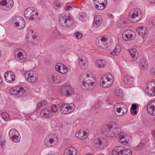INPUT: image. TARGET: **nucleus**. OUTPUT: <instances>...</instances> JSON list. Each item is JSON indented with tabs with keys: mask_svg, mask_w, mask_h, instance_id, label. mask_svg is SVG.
I'll return each instance as SVG.
<instances>
[{
	"mask_svg": "<svg viewBox=\"0 0 155 155\" xmlns=\"http://www.w3.org/2000/svg\"><path fill=\"white\" fill-rule=\"evenodd\" d=\"M142 16V12L137 8L133 9L130 13L129 20L132 23H135L139 21Z\"/></svg>",
	"mask_w": 155,
	"mask_h": 155,
	"instance_id": "7ed1b4c3",
	"label": "nucleus"
},
{
	"mask_svg": "<svg viewBox=\"0 0 155 155\" xmlns=\"http://www.w3.org/2000/svg\"><path fill=\"white\" fill-rule=\"evenodd\" d=\"M130 55L133 58L134 60L137 59V57L138 56V53L135 49H131L129 51Z\"/></svg>",
	"mask_w": 155,
	"mask_h": 155,
	"instance_id": "e433bc0d",
	"label": "nucleus"
},
{
	"mask_svg": "<svg viewBox=\"0 0 155 155\" xmlns=\"http://www.w3.org/2000/svg\"><path fill=\"white\" fill-rule=\"evenodd\" d=\"M137 107H138V106L135 104H134L131 105L130 110H137Z\"/></svg>",
	"mask_w": 155,
	"mask_h": 155,
	"instance_id": "8fccbe9b",
	"label": "nucleus"
},
{
	"mask_svg": "<svg viewBox=\"0 0 155 155\" xmlns=\"http://www.w3.org/2000/svg\"><path fill=\"white\" fill-rule=\"evenodd\" d=\"M154 122H155V118L154 119Z\"/></svg>",
	"mask_w": 155,
	"mask_h": 155,
	"instance_id": "338daca9",
	"label": "nucleus"
},
{
	"mask_svg": "<svg viewBox=\"0 0 155 155\" xmlns=\"http://www.w3.org/2000/svg\"><path fill=\"white\" fill-rule=\"evenodd\" d=\"M48 155H54V154H49Z\"/></svg>",
	"mask_w": 155,
	"mask_h": 155,
	"instance_id": "69168bd1",
	"label": "nucleus"
},
{
	"mask_svg": "<svg viewBox=\"0 0 155 155\" xmlns=\"http://www.w3.org/2000/svg\"><path fill=\"white\" fill-rule=\"evenodd\" d=\"M3 83V79L2 76L0 75V85L1 84Z\"/></svg>",
	"mask_w": 155,
	"mask_h": 155,
	"instance_id": "6e6d98bb",
	"label": "nucleus"
},
{
	"mask_svg": "<svg viewBox=\"0 0 155 155\" xmlns=\"http://www.w3.org/2000/svg\"><path fill=\"white\" fill-rule=\"evenodd\" d=\"M121 47L119 45L117 46L111 52V54L114 55H118L120 52Z\"/></svg>",
	"mask_w": 155,
	"mask_h": 155,
	"instance_id": "58836bf2",
	"label": "nucleus"
},
{
	"mask_svg": "<svg viewBox=\"0 0 155 155\" xmlns=\"http://www.w3.org/2000/svg\"><path fill=\"white\" fill-rule=\"evenodd\" d=\"M124 152L125 153H127L128 154H129V153L128 152H127V151H126L125 152Z\"/></svg>",
	"mask_w": 155,
	"mask_h": 155,
	"instance_id": "0e129e2a",
	"label": "nucleus"
},
{
	"mask_svg": "<svg viewBox=\"0 0 155 155\" xmlns=\"http://www.w3.org/2000/svg\"><path fill=\"white\" fill-rule=\"evenodd\" d=\"M58 110V107L55 104H53L51 107V111L54 112L56 113Z\"/></svg>",
	"mask_w": 155,
	"mask_h": 155,
	"instance_id": "de8ad7c7",
	"label": "nucleus"
},
{
	"mask_svg": "<svg viewBox=\"0 0 155 155\" xmlns=\"http://www.w3.org/2000/svg\"><path fill=\"white\" fill-rule=\"evenodd\" d=\"M25 91L26 90L20 86L12 88L10 90V93L12 95H17L18 97L25 95Z\"/></svg>",
	"mask_w": 155,
	"mask_h": 155,
	"instance_id": "1a4fd4ad",
	"label": "nucleus"
},
{
	"mask_svg": "<svg viewBox=\"0 0 155 155\" xmlns=\"http://www.w3.org/2000/svg\"><path fill=\"white\" fill-rule=\"evenodd\" d=\"M108 38L104 37H100L96 39L97 46L101 48L104 49L107 47V44L108 43Z\"/></svg>",
	"mask_w": 155,
	"mask_h": 155,
	"instance_id": "ddd939ff",
	"label": "nucleus"
},
{
	"mask_svg": "<svg viewBox=\"0 0 155 155\" xmlns=\"http://www.w3.org/2000/svg\"><path fill=\"white\" fill-rule=\"evenodd\" d=\"M59 19L60 24L64 27L69 28L72 25L74 22L71 17L64 14L60 15Z\"/></svg>",
	"mask_w": 155,
	"mask_h": 155,
	"instance_id": "20e7f679",
	"label": "nucleus"
},
{
	"mask_svg": "<svg viewBox=\"0 0 155 155\" xmlns=\"http://www.w3.org/2000/svg\"><path fill=\"white\" fill-rule=\"evenodd\" d=\"M153 135L155 136V130L153 132Z\"/></svg>",
	"mask_w": 155,
	"mask_h": 155,
	"instance_id": "052dcab7",
	"label": "nucleus"
},
{
	"mask_svg": "<svg viewBox=\"0 0 155 155\" xmlns=\"http://www.w3.org/2000/svg\"><path fill=\"white\" fill-rule=\"evenodd\" d=\"M127 137L126 135H121L119 136L118 140L120 142L122 143V144H127L128 143L126 137Z\"/></svg>",
	"mask_w": 155,
	"mask_h": 155,
	"instance_id": "a19ab883",
	"label": "nucleus"
},
{
	"mask_svg": "<svg viewBox=\"0 0 155 155\" xmlns=\"http://www.w3.org/2000/svg\"><path fill=\"white\" fill-rule=\"evenodd\" d=\"M110 130L113 131L110 135H111L112 137H117L118 134H119L120 132V130L118 127H116L113 126H110Z\"/></svg>",
	"mask_w": 155,
	"mask_h": 155,
	"instance_id": "a878e982",
	"label": "nucleus"
},
{
	"mask_svg": "<svg viewBox=\"0 0 155 155\" xmlns=\"http://www.w3.org/2000/svg\"><path fill=\"white\" fill-rule=\"evenodd\" d=\"M51 38L54 39H57L59 38L61 36L60 32L56 28L52 29L51 31Z\"/></svg>",
	"mask_w": 155,
	"mask_h": 155,
	"instance_id": "b1692460",
	"label": "nucleus"
},
{
	"mask_svg": "<svg viewBox=\"0 0 155 155\" xmlns=\"http://www.w3.org/2000/svg\"><path fill=\"white\" fill-rule=\"evenodd\" d=\"M40 130H41V131L40 130H39L40 132L41 133H42L43 132V130H44V129L43 128H41Z\"/></svg>",
	"mask_w": 155,
	"mask_h": 155,
	"instance_id": "bf43d9fd",
	"label": "nucleus"
},
{
	"mask_svg": "<svg viewBox=\"0 0 155 155\" xmlns=\"http://www.w3.org/2000/svg\"><path fill=\"white\" fill-rule=\"evenodd\" d=\"M147 93L150 96H155V89L149 82L147 86Z\"/></svg>",
	"mask_w": 155,
	"mask_h": 155,
	"instance_id": "cd10ccee",
	"label": "nucleus"
},
{
	"mask_svg": "<svg viewBox=\"0 0 155 155\" xmlns=\"http://www.w3.org/2000/svg\"><path fill=\"white\" fill-rule=\"evenodd\" d=\"M146 142L144 140L141 141L138 146L134 147V149L138 151L143 149L146 147Z\"/></svg>",
	"mask_w": 155,
	"mask_h": 155,
	"instance_id": "c9c22d12",
	"label": "nucleus"
},
{
	"mask_svg": "<svg viewBox=\"0 0 155 155\" xmlns=\"http://www.w3.org/2000/svg\"><path fill=\"white\" fill-rule=\"evenodd\" d=\"M94 107L95 108L97 109L99 108V105L97 104V103H96V104L95 105V106H94Z\"/></svg>",
	"mask_w": 155,
	"mask_h": 155,
	"instance_id": "13d9d810",
	"label": "nucleus"
},
{
	"mask_svg": "<svg viewBox=\"0 0 155 155\" xmlns=\"http://www.w3.org/2000/svg\"><path fill=\"white\" fill-rule=\"evenodd\" d=\"M60 93L63 95L69 97L74 94V90L70 86L65 85L60 89Z\"/></svg>",
	"mask_w": 155,
	"mask_h": 155,
	"instance_id": "9d476101",
	"label": "nucleus"
},
{
	"mask_svg": "<svg viewBox=\"0 0 155 155\" xmlns=\"http://www.w3.org/2000/svg\"><path fill=\"white\" fill-rule=\"evenodd\" d=\"M9 137L10 139L12 141L18 143L19 142L20 139V136L18 131L15 129H11L9 132Z\"/></svg>",
	"mask_w": 155,
	"mask_h": 155,
	"instance_id": "6e6552de",
	"label": "nucleus"
},
{
	"mask_svg": "<svg viewBox=\"0 0 155 155\" xmlns=\"http://www.w3.org/2000/svg\"><path fill=\"white\" fill-rule=\"evenodd\" d=\"M74 35L76 38L78 39H81L83 36V35L78 32L75 33Z\"/></svg>",
	"mask_w": 155,
	"mask_h": 155,
	"instance_id": "09e8293b",
	"label": "nucleus"
},
{
	"mask_svg": "<svg viewBox=\"0 0 155 155\" xmlns=\"http://www.w3.org/2000/svg\"><path fill=\"white\" fill-rule=\"evenodd\" d=\"M135 35V31L131 30H127L124 31L122 34L123 39L126 41L132 40L135 38L134 35Z\"/></svg>",
	"mask_w": 155,
	"mask_h": 155,
	"instance_id": "2eb2a0df",
	"label": "nucleus"
},
{
	"mask_svg": "<svg viewBox=\"0 0 155 155\" xmlns=\"http://www.w3.org/2000/svg\"><path fill=\"white\" fill-rule=\"evenodd\" d=\"M80 80L82 82L81 87L83 89H91L94 87L95 79L91 75L84 74L81 75Z\"/></svg>",
	"mask_w": 155,
	"mask_h": 155,
	"instance_id": "f257e3e1",
	"label": "nucleus"
},
{
	"mask_svg": "<svg viewBox=\"0 0 155 155\" xmlns=\"http://www.w3.org/2000/svg\"><path fill=\"white\" fill-rule=\"evenodd\" d=\"M19 49H17L15 52V56L16 60L20 62H24L26 59V56L23 55L22 53L19 52Z\"/></svg>",
	"mask_w": 155,
	"mask_h": 155,
	"instance_id": "f3484780",
	"label": "nucleus"
},
{
	"mask_svg": "<svg viewBox=\"0 0 155 155\" xmlns=\"http://www.w3.org/2000/svg\"><path fill=\"white\" fill-rule=\"evenodd\" d=\"M113 77L111 74L102 76L100 80L101 85L104 88L108 87L112 84Z\"/></svg>",
	"mask_w": 155,
	"mask_h": 155,
	"instance_id": "0eeeda50",
	"label": "nucleus"
},
{
	"mask_svg": "<svg viewBox=\"0 0 155 155\" xmlns=\"http://www.w3.org/2000/svg\"><path fill=\"white\" fill-rule=\"evenodd\" d=\"M147 110L149 114L155 116V100L149 102L147 106Z\"/></svg>",
	"mask_w": 155,
	"mask_h": 155,
	"instance_id": "dca6fc26",
	"label": "nucleus"
},
{
	"mask_svg": "<svg viewBox=\"0 0 155 155\" xmlns=\"http://www.w3.org/2000/svg\"><path fill=\"white\" fill-rule=\"evenodd\" d=\"M50 112L48 109L45 108L41 110V114L42 117L48 118L50 116Z\"/></svg>",
	"mask_w": 155,
	"mask_h": 155,
	"instance_id": "f704fd0d",
	"label": "nucleus"
},
{
	"mask_svg": "<svg viewBox=\"0 0 155 155\" xmlns=\"http://www.w3.org/2000/svg\"><path fill=\"white\" fill-rule=\"evenodd\" d=\"M78 62L80 67L82 69L86 68L88 65V62L86 58L84 56H82L79 58Z\"/></svg>",
	"mask_w": 155,
	"mask_h": 155,
	"instance_id": "412c9836",
	"label": "nucleus"
},
{
	"mask_svg": "<svg viewBox=\"0 0 155 155\" xmlns=\"http://www.w3.org/2000/svg\"><path fill=\"white\" fill-rule=\"evenodd\" d=\"M115 95L119 97H122L123 95L122 90H117L115 92Z\"/></svg>",
	"mask_w": 155,
	"mask_h": 155,
	"instance_id": "49530a36",
	"label": "nucleus"
},
{
	"mask_svg": "<svg viewBox=\"0 0 155 155\" xmlns=\"http://www.w3.org/2000/svg\"><path fill=\"white\" fill-rule=\"evenodd\" d=\"M55 68L57 71L63 74L66 73L68 71V68L64 65L60 63L56 64Z\"/></svg>",
	"mask_w": 155,
	"mask_h": 155,
	"instance_id": "a211bd4d",
	"label": "nucleus"
},
{
	"mask_svg": "<svg viewBox=\"0 0 155 155\" xmlns=\"http://www.w3.org/2000/svg\"><path fill=\"white\" fill-rule=\"evenodd\" d=\"M137 110H130V113L133 116H134L137 114Z\"/></svg>",
	"mask_w": 155,
	"mask_h": 155,
	"instance_id": "603ef678",
	"label": "nucleus"
},
{
	"mask_svg": "<svg viewBox=\"0 0 155 155\" xmlns=\"http://www.w3.org/2000/svg\"><path fill=\"white\" fill-rule=\"evenodd\" d=\"M13 22L15 24L16 27L19 29L24 28L25 25L24 19L21 17L17 16L14 18Z\"/></svg>",
	"mask_w": 155,
	"mask_h": 155,
	"instance_id": "f8f14e48",
	"label": "nucleus"
},
{
	"mask_svg": "<svg viewBox=\"0 0 155 155\" xmlns=\"http://www.w3.org/2000/svg\"><path fill=\"white\" fill-rule=\"evenodd\" d=\"M47 103V102L45 100L40 101L38 104L36 109L38 110L43 105L46 104Z\"/></svg>",
	"mask_w": 155,
	"mask_h": 155,
	"instance_id": "c03bdc74",
	"label": "nucleus"
},
{
	"mask_svg": "<svg viewBox=\"0 0 155 155\" xmlns=\"http://www.w3.org/2000/svg\"><path fill=\"white\" fill-rule=\"evenodd\" d=\"M50 81L53 84H59L60 83V77L57 73H54L49 77Z\"/></svg>",
	"mask_w": 155,
	"mask_h": 155,
	"instance_id": "5701e85b",
	"label": "nucleus"
},
{
	"mask_svg": "<svg viewBox=\"0 0 155 155\" xmlns=\"http://www.w3.org/2000/svg\"><path fill=\"white\" fill-rule=\"evenodd\" d=\"M53 6L55 10H58L61 7V5L59 1L58 0H55L53 4Z\"/></svg>",
	"mask_w": 155,
	"mask_h": 155,
	"instance_id": "37998d69",
	"label": "nucleus"
},
{
	"mask_svg": "<svg viewBox=\"0 0 155 155\" xmlns=\"http://www.w3.org/2000/svg\"><path fill=\"white\" fill-rule=\"evenodd\" d=\"M76 137L80 140H84L86 138V133L84 131H78L76 134Z\"/></svg>",
	"mask_w": 155,
	"mask_h": 155,
	"instance_id": "473e14b6",
	"label": "nucleus"
},
{
	"mask_svg": "<svg viewBox=\"0 0 155 155\" xmlns=\"http://www.w3.org/2000/svg\"><path fill=\"white\" fill-rule=\"evenodd\" d=\"M106 130L103 131V133L105 135L108 136V137H112L111 135L110 134H111L112 133H113V131H111L110 130V126H107L106 127Z\"/></svg>",
	"mask_w": 155,
	"mask_h": 155,
	"instance_id": "ea45409f",
	"label": "nucleus"
},
{
	"mask_svg": "<svg viewBox=\"0 0 155 155\" xmlns=\"http://www.w3.org/2000/svg\"><path fill=\"white\" fill-rule=\"evenodd\" d=\"M94 4L95 5V7L96 9L101 10L104 9L105 7V5L104 3V4L100 3L98 2H94Z\"/></svg>",
	"mask_w": 155,
	"mask_h": 155,
	"instance_id": "4c0bfd02",
	"label": "nucleus"
},
{
	"mask_svg": "<svg viewBox=\"0 0 155 155\" xmlns=\"http://www.w3.org/2000/svg\"><path fill=\"white\" fill-rule=\"evenodd\" d=\"M25 77L26 80L29 83H34L37 79L35 73L32 71H26L25 74Z\"/></svg>",
	"mask_w": 155,
	"mask_h": 155,
	"instance_id": "4468645a",
	"label": "nucleus"
},
{
	"mask_svg": "<svg viewBox=\"0 0 155 155\" xmlns=\"http://www.w3.org/2000/svg\"><path fill=\"white\" fill-rule=\"evenodd\" d=\"M106 142V140L104 138L101 137L95 140L94 144L97 147H103Z\"/></svg>",
	"mask_w": 155,
	"mask_h": 155,
	"instance_id": "4be33fe9",
	"label": "nucleus"
},
{
	"mask_svg": "<svg viewBox=\"0 0 155 155\" xmlns=\"http://www.w3.org/2000/svg\"><path fill=\"white\" fill-rule=\"evenodd\" d=\"M64 9L66 11H70L71 10L72 8L70 6L66 5L64 7Z\"/></svg>",
	"mask_w": 155,
	"mask_h": 155,
	"instance_id": "3c124183",
	"label": "nucleus"
},
{
	"mask_svg": "<svg viewBox=\"0 0 155 155\" xmlns=\"http://www.w3.org/2000/svg\"><path fill=\"white\" fill-rule=\"evenodd\" d=\"M140 67L143 70H146L148 68V63L146 60L142 58L140 60Z\"/></svg>",
	"mask_w": 155,
	"mask_h": 155,
	"instance_id": "72a5a7b5",
	"label": "nucleus"
},
{
	"mask_svg": "<svg viewBox=\"0 0 155 155\" xmlns=\"http://www.w3.org/2000/svg\"><path fill=\"white\" fill-rule=\"evenodd\" d=\"M4 78L7 82L12 83L15 81V77L14 72L8 71L5 74Z\"/></svg>",
	"mask_w": 155,
	"mask_h": 155,
	"instance_id": "6ab92c4d",
	"label": "nucleus"
},
{
	"mask_svg": "<svg viewBox=\"0 0 155 155\" xmlns=\"http://www.w3.org/2000/svg\"><path fill=\"white\" fill-rule=\"evenodd\" d=\"M77 153L76 149L72 147L66 149L64 155H75Z\"/></svg>",
	"mask_w": 155,
	"mask_h": 155,
	"instance_id": "7c9ffc66",
	"label": "nucleus"
},
{
	"mask_svg": "<svg viewBox=\"0 0 155 155\" xmlns=\"http://www.w3.org/2000/svg\"><path fill=\"white\" fill-rule=\"evenodd\" d=\"M86 155H93V154L91 153H88Z\"/></svg>",
	"mask_w": 155,
	"mask_h": 155,
	"instance_id": "e2e57ef3",
	"label": "nucleus"
},
{
	"mask_svg": "<svg viewBox=\"0 0 155 155\" xmlns=\"http://www.w3.org/2000/svg\"><path fill=\"white\" fill-rule=\"evenodd\" d=\"M152 26H151V27H152L153 26H154V24H153V23L152 22H151V23Z\"/></svg>",
	"mask_w": 155,
	"mask_h": 155,
	"instance_id": "680f3d73",
	"label": "nucleus"
},
{
	"mask_svg": "<svg viewBox=\"0 0 155 155\" xmlns=\"http://www.w3.org/2000/svg\"><path fill=\"white\" fill-rule=\"evenodd\" d=\"M114 150H115L116 152H117L118 153H121V154L122 155H123L124 153H125L124 152L126 151V150H123L122 147L120 146H118L115 147Z\"/></svg>",
	"mask_w": 155,
	"mask_h": 155,
	"instance_id": "79ce46f5",
	"label": "nucleus"
},
{
	"mask_svg": "<svg viewBox=\"0 0 155 155\" xmlns=\"http://www.w3.org/2000/svg\"><path fill=\"white\" fill-rule=\"evenodd\" d=\"M105 1V0H94V2H98L100 3L104 4V2Z\"/></svg>",
	"mask_w": 155,
	"mask_h": 155,
	"instance_id": "864d4df0",
	"label": "nucleus"
},
{
	"mask_svg": "<svg viewBox=\"0 0 155 155\" xmlns=\"http://www.w3.org/2000/svg\"><path fill=\"white\" fill-rule=\"evenodd\" d=\"M77 18L79 20L83 22L88 20V16L85 13H80L77 15Z\"/></svg>",
	"mask_w": 155,
	"mask_h": 155,
	"instance_id": "bb28decb",
	"label": "nucleus"
},
{
	"mask_svg": "<svg viewBox=\"0 0 155 155\" xmlns=\"http://www.w3.org/2000/svg\"><path fill=\"white\" fill-rule=\"evenodd\" d=\"M94 26L97 27L100 26L101 24L102 20L101 17L99 15L95 16L94 18Z\"/></svg>",
	"mask_w": 155,
	"mask_h": 155,
	"instance_id": "c85d7f7f",
	"label": "nucleus"
},
{
	"mask_svg": "<svg viewBox=\"0 0 155 155\" xmlns=\"http://www.w3.org/2000/svg\"><path fill=\"white\" fill-rule=\"evenodd\" d=\"M24 14L25 17L28 20H32L37 18L38 13L35 8L30 7L25 10Z\"/></svg>",
	"mask_w": 155,
	"mask_h": 155,
	"instance_id": "423d86ee",
	"label": "nucleus"
},
{
	"mask_svg": "<svg viewBox=\"0 0 155 155\" xmlns=\"http://www.w3.org/2000/svg\"><path fill=\"white\" fill-rule=\"evenodd\" d=\"M120 153H118L117 152H116L115 150H113L112 151V154L113 155H122Z\"/></svg>",
	"mask_w": 155,
	"mask_h": 155,
	"instance_id": "5fc2aeb1",
	"label": "nucleus"
},
{
	"mask_svg": "<svg viewBox=\"0 0 155 155\" xmlns=\"http://www.w3.org/2000/svg\"><path fill=\"white\" fill-rule=\"evenodd\" d=\"M134 78L130 75H126L124 78V83L128 86L132 85L134 83Z\"/></svg>",
	"mask_w": 155,
	"mask_h": 155,
	"instance_id": "393cba45",
	"label": "nucleus"
},
{
	"mask_svg": "<svg viewBox=\"0 0 155 155\" xmlns=\"http://www.w3.org/2000/svg\"><path fill=\"white\" fill-rule=\"evenodd\" d=\"M2 0L0 2V9L2 10L8 11L13 6V0Z\"/></svg>",
	"mask_w": 155,
	"mask_h": 155,
	"instance_id": "9b49d317",
	"label": "nucleus"
},
{
	"mask_svg": "<svg viewBox=\"0 0 155 155\" xmlns=\"http://www.w3.org/2000/svg\"><path fill=\"white\" fill-rule=\"evenodd\" d=\"M150 4H152L155 3V0H150Z\"/></svg>",
	"mask_w": 155,
	"mask_h": 155,
	"instance_id": "4d7b16f0",
	"label": "nucleus"
},
{
	"mask_svg": "<svg viewBox=\"0 0 155 155\" xmlns=\"http://www.w3.org/2000/svg\"><path fill=\"white\" fill-rule=\"evenodd\" d=\"M1 116L3 119L5 121H7L9 118V115L6 113H3L1 114Z\"/></svg>",
	"mask_w": 155,
	"mask_h": 155,
	"instance_id": "a18cd8bd",
	"label": "nucleus"
},
{
	"mask_svg": "<svg viewBox=\"0 0 155 155\" xmlns=\"http://www.w3.org/2000/svg\"><path fill=\"white\" fill-rule=\"evenodd\" d=\"M113 110L117 116H121L127 112V108L126 105H124L123 103L116 104L114 107Z\"/></svg>",
	"mask_w": 155,
	"mask_h": 155,
	"instance_id": "39448f33",
	"label": "nucleus"
},
{
	"mask_svg": "<svg viewBox=\"0 0 155 155\" xmlns=\"http://www.w3.org/2000/svg\"><path fill=\"white\" fill-rule=\"evenodd\" d=\"M53 135H51L50 136H47L45 138L44 140L45 144L47 147H50L52 145H51L52 143H54L56 141L57 138L55 136L52 137Z\"/></svg>",
	"mask_w": 155,
	"mask_h": 155,
	"instance_id": "aec40b11",
	"label": "nucleus"
},
{
	"mask_svg": "<svg viewBox=\"0 0 155 155\" xmlns=\"http://www.w3.org/2000/svg\"><path fill=\"white\" fill-rule=\"evenodd\" d=\"M136 31L139 35L141 37L145 36L148 32L147 29L144 27L138 28L136 29Z\"/></svg>",
	"mask_w": 155,
	"mask_h": 155,
	"instance_id": "c756f323",
	"label": "nucleus"
},
{
	"mask_svg": "<svg viewBox=\"0 0 155 155\" xmlns=\"http://www.w3.org/2000/svg\"><path fill=\"white\" fill-rule=\"evenodd\" d=\"M61 112L64 114H68L72 112L75 107L73 103L70 104L61 103L57 104Z\"/></svg>",
	"mask_w": 155,
	"mask_h": 155,
	"instance_id": "f03ea898",
	"label": "nucleus"
},
{
	"mask_svg": "<svg viewBox=\"0 0 155 155\" xmlns=\"http://www.w3.org/2000/svg\"><path fill=\"white\" fill-rule=\"evenodd\" d=\"M106 64V61L104 60H97L95 62V64L97 68H104Z\"/></svg>",
	"mask_w": 155,
	"mask_h": 155,
	"instance_id": "2f4dec72",
	"label": "nucleus"
}]
</instances>
